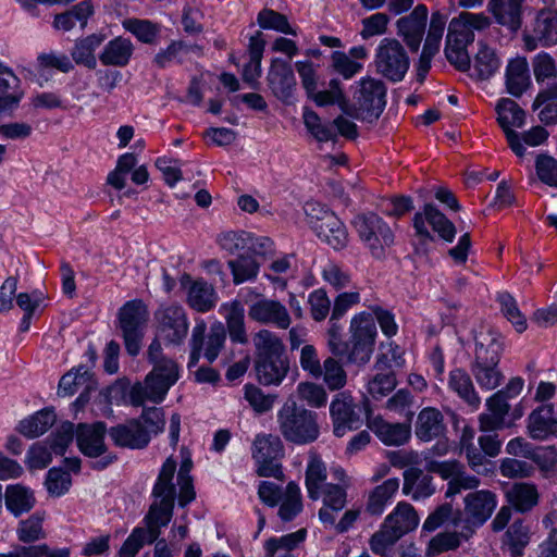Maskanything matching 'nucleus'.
<instances>
[{"label": "nucleus", "instance_id": "nucleus-33", "mask_svg": "<svg viewBox=\"0 0 557 557\" xmlns=\"http://www.w3.org/2000/svg\"><path fill=\"white\" fill-rule=\"evenodd\" d=\"M506 499L515 510L525 513L537 506L540 492L534 483L516 482L506 491Z\"/></svg>", "mask_w": 557, "mask_h": 557}, {"label": "nucleus", "instance_id": "nucleus-28", "mask_svg": "<svg viewBox=\"0 0 557 557\" xmlns=\"http://www.w3.org/2000/svg\"><path fill=\"white\" fill-rule=\"evenodd\" d=\"M314 233L335 250H341L348 244L346 226L334 213H325L322 222L314 225Z\"/></svg>", "mask_w": 557, "mask_h": 557}, {"label": "nucleus", "instance_id": "nucleus-43", "mask_svg": "<svg viewBox=\"0 0 557 557\" xmlns=\"http://www.w3.org/2000/svg\"><path fill=\"white\" fill-rule=\"evenodd\" d=\"M103 40L104 36L100 34H92L77 40L71 50L72 59L76 64L94 70L97 66L95 51L101 46Z\"/></svg>", "mask_w": 557, "mask_h": 557}, {"label": "nucleus", "instance_id": "nucleus-13", "mask_svg": "<svg viewBox=\"0 0 557 557\" xmlns=\"http://www.w3.org/2000/svg\"><path fill=\"white\" fill-rule=\"evenodd\" d=\"M362 411L352 396L347 392L335 395L330 405V414L333 422V432L335 436L342 437L347 432L357 430L362 425Z\"/></svg>", "mask_w": 557, "mask_h": 557}, {"label": "nucleus", "instance_id": "nucleus-31", "mask_svg": "<svg viewBox=\"0 0 557 557\" xmlns=\"http://www.w3.org/2000/svg\"><path fill=\"white\" fill-rule=\"evenodd\" d=\"M419 522L420 518L416 509L406 502H399L383 521L386 528L399 534L400 537L414 531Z\"/></svg>", "mask_w": 557, "mask_h": 557}, {"label": "nucleus", "instance_id": "nucleus-37", "mask_svg": "<svg viewBox=\"0 0 557 557\" xmlns=\"http://www.w3.org/2000/svg\"><path fill=\"white\" fill-rule=\"evenodd\" d=\"M447 386L450 392L455 393L473 409H478L480 407L481 398L466 370L461 368L450 370L448 373Z\"/></svg>", "mask_w": 557, "mask_h": 557}, {"label": "nucleus", "instance_id": "nucleus-59", "mask_svg": "<svg viewBox=\"0 0 557 557\" xmlns=\"http://www.w3.org/2000/svg\"><path fill=\"white\" fill-rule=\"evenodd\" d=\"M530 542L529 528L522 521H515L506 532V543L512 556H521Z\"/></svg>", "mask_w": 557, "mask_h": 557}, {"label": "nucleus", "instance_id": "nucleus-24", "mask_svg": "<svg viewBox=\"0 0 557 557\" xmlns=\"http://www.w3.org/2000/svg\"><path fill=\"white\" fill-rule=\"evenodd\" d=\"M109 436L114 445L123 448L141 449L149 444V434L137 419L112 426Z\"/></svg>", "mask_w": 557, "mask_h": 557}, {"label": "nucleus", "instance_id": "nucleus-21", "mask_svg": "<svg viewBox=\"0 0 557 557\" xmlns=\"http://www.w3.org/2000/svg\"><path fill=\"white\" fill-rule=\"evenodd\" d=\"M268 82L273 94L282 101L288 102L293 98L296 78L287 61L280 58L272 60Z\"/></svg>", "mask_w": 557, "mask_h": 557}, {"label": "nucleus", "instance_id": "nucleus-9", "mask_svg": "<svg viewBox=\"0 0 557 557\" xmlns=\"http://www.w3.org/2000/svg\"><path fill=\"white\" fill-rule=\"evenodd\" d=\"M375 66L386 79L401 82L409 70L410 59L405 47L395 38H384L375 49Z\"/></svg>", "mask_w": 557, "mask_h": 557}, {"label": "nucleus", "instance_id": "nucleus-52", "mask_svg": "<svg viewBox=\"0 0 557 557\" xmlns=\"http://www.w3.org/2000/svg\"><path fill=\"white\" fill-rule=\"evenodd\" d=\"M323 281L335 290L347 288L351 283V273L338 262L329 260L321 268Z\"/></svg>", "mask_w": 557, "mask_h": 557}, {"label": "nucleus", "instance_id": "nucleus-6", "mask_svg": "<svg viewBox=\"0 0 557 557\" xmlns=\"http://www.w3.org/2000/svg\"><path fill=\"white\" fill-rule=\"evenodd\" d=\"M360 240L375 258H382L385 249L394 244V232L389 225L375 213L359 214L352 222Z\"/></svg>", "mask_w": 557, "mask_h": 557}, {"label": "nucleus", "instance_id": "nucleus-14", "mask_svg": "<svg viewBox=\"0 0 557 557\" xmlns=\"http://www.w3.org/2000/svg\"><path fill=\"white\" fill-rule=\"evenodd\" d=\"M497 122L503 128L510 149L519 158L525 153L524 145L521 143L520 134L513 128H520L524 125L525 112L519 104L509 99L502 98L496 104Z\"/></svg>", "mask_w": 557, "mask_h": 557}, {"label": "nucleus", "instance_id": "nucleus-60", "mask_svg": "<svg viewBox=\"0 0 557 557\" xmlns=\"http://www.w3.org/2000/svg\"><path fill=\"white\" fill-rule=\"evenodd\" d=\"M306 530L300 529L296 532L283 535L278 539L271 537L264 543L265 554H274L276 552H290L296 548L306 539Z\"/></svg>", "mask_w": 557, "mask_h": 557}, {"label": "nucleus", "instance_id": "nucleus-1", "mask_svg": "<svg viewBox=\"0 0 557 557\" xmlns=\"http://www.w3.org/2000/svg\"><path fill=\"white\" fill-rule=\"evenodd\" d=\"M160 341L162 339L157 336L147 350L148 360L153 364L152 370L144 382L135 383L129 389V401L135 407L144 406L146 401L162 403L181 376L180 366L162 355Z\"/></svg>", "mask_w": 557, "mask_h": 557}, {"label": "nucleus", "instance_id": "nucleus-15", "mask_svg": "<svg viewBox=\"0 0 557 557\" xmlns=\"http://www.w3.org/2000/svg\"><path fill=\"white\" fill-rule=\"evenodd\" d=\"M523 41L529 51L535 50L539 46L557 45V10L545 8L537 11L532 33L524 34Z\"/></svg>", "mask_w": 557, "mask_h": 557}, {"label": "nucleus", "instance_id": "nucleus-22", "mask_svg": "<svg viewBox=\"0 0 557 557\" xmlns=\"http://www.w3.org/2000/svg\"><path fill=\"white\" fill-rule=\"evenodd\" d=\"M94 384L92 374L84 367H79L75 370L69 371L61 377L58 387V395L67 397L74 395L81 388H84V392L81 393L73 404L79 409L89 400L88 392L94 388Z\"/></svg>", "mask_w": 557, "mask_h": 557}, {"label": "nucleus", "instance_id": "nucleus-63", "mask_svg": "<svg viewBox=\"0 0 557 557\" xmlns=\"http://www.w3.org/2000/svg\"><path fill=\"white\" fill-rule=\"evenodd\" d=\"M332 67L345 79L352 78L363 69V63L352 60L346 52L334 51L331 55Z\"/></svg>", "mask_w": 557, "mask_h": 557}, {"label": "nucleus", "instance_id": "nucleus-2", "mask_svg": "<svg viewBox=\"0 0 557 557\" xmlns=\"http://www.w3.org/2000/svg\"><path fill=\"white\" fill-rule=\"evenodd\" d=\"M474 343L471 373L482 389L493 391L500 385L504 379L503 372L498 368L504 349L502 336L491 329L481 327L474 334Z\"/></svg>", "mask_w": 557, "mask_h": 557}, {"label": "nucleus", "instance_id": "nucleus-55", "mask_svg": "<svg viewBox=\"0 0 557 557\" xmlns=\"http://www.w3.org/2000/svg\"><path fill=\"white\" fill-rule=\"evenodd\" d=\"M257 22L263 29H272L293 36L297 35L296 28L289 24L287 17L271 9L261 10L257 16Z\"/></svg>", "mask_w": 557, "mask_h": 557}, {"label": "nucleus", "instance_id": "nucleus-45", "mask_svg": "<svg viewBox=\"0 0 557 557\" xmlns=\"http://www.w3.org/2000/svg\"><path fill=\"white\" fill-rule=\"evenodd\" d=\"M257 358L284 356L285 347L282 339L272 331L263 329L253 335Z\"/></svg>", "mask_w": 557, "mask_h": 557}, {"label": "nucleus", "instance_id": "nucleus-38", "mask_svg": "<svg viewBox=\"0 0 557 557\" xmlns=\"http://www.w3.org/2000/svg\"><path fill=\"white\" fill-rule=\"evenodd\" d=\"M435 492L432 476L424 474L421 469L409 468L404 472L403 493L413 500L430 497Z\"/></svg>", "mask_w": 557, "mask_h": 557}, {"label": "nucleus", "instance_id": "nucleus-18", "mask_svg": "<svg viewBox=\"0 0 557 557\" xmlns=\"http://www.w3.org/2000/svg\"><path fill=\"white\" fill-rule=\"evenodd\" d=\"M428 14V8L424 4H418L408 15L396 22L397 35L403 38L412 52H417L420 48L425 33Z\"/></svg>", "mask_w": 557, "mask_h": 557}, {"label": "nucleus", "instance_id": "nucleus-29", "mask_svg": "<svg viewBox=\"0 0 557 557\" xmlns=\"http://www.w3.org/2000/svg\"><path fill=\"white\" fill-rule=\"evenodd\" d=\"M347 488L339 484H324L321 488L323 507L319 510V519L323 524H334L335 515L339 512L347 503Z\"/></svg>", "mask_w": 557, "mask_h": 557}, {"label": "nucleus", "instance_id": "nucleus-53", "mask_svg": "<svg viewBox=\"0 0 557 557\" xmlns=\"http://www.w3.org/2000/svg\"><path fill=\"white\" fill-rule=\"evenodd\" d=\"M123 27L140 42L148 45L154 44L160 33V27L149 20L127 18L123 21Z\"/></svg>", "mask_w": 557, "mask_h": 557}, {"label": "nucleus", "instance_id": "nucleus-36", "mask_svg": "<svg viewBox=\"0 0 557 557\" xmlns=\"http://www.w3.org/2000/svg\"><path fill=\"white\" fill-rule=\"evenodd\" d=\"M256 373L263 385H280L288 372V361L285 356L257 358Z\"/></svg>", "mask_w": 557, "mask_h": 557}, {"label": "nucleus", "instance_id": "nucleus-44", "mask_svg": "<svg viewBox=\"0 0 557 557\" xmlns=\"http://www.w3.org/2000/svg\"><path fill=\"white\" fill-rule=\"evenodd\" d=\"M399 488V480L396 478L384 481L375 486L369 494L367 511L371 515H381L386 505L392 500Z\"/></svg>", "mask_w": 557, "mask_h": 557}, {"label": "nucleus", "instance_id": "nucleus-47", "mask_svg": "<svg viewBox=\"0 0 557 557\" xmlns=\"http://www.w3.org/2000/svg\"><path fill=\"white\" fill-rule=\"evenodd\" d=\"M500 67V59L495 49L485 44H480V48L474 57L473 69L480 79H488Z\"/></svg>", "mask_w": 557, "mask_h": 557}, {"label": "nucleus", "instance_id": "nucleus-23", "mask_svg": "<svg viewBox=\"0 0 557 557\" xmlns=\"http://www.w3.org/2000/svg\"><path fill=\"white\" fill-rule=\"evenodd\" d=\"M104 434L106 424L103 422L79 423L76 426L75 436L81 453L90 458L103 455L107 450Z\"/></svg>", "mask_w": 557, "mask_h": 557}, {"label": "nucleus", "instance_id": "nucleus-51", "mask_svg": "<svg viewBox=\"0 0 557 557\" xmlns=\"http://www.w3.org/2000/svg\"><path fill=\"white\" fill-rule=\"evenodd\" d=\"M218 240L222 249L240 256L249 252V247L253 244V235L244 231H230L221 234Z\"/></svg>", "mask_w": 557, "mask_h": 557}, {"label": "nucleus", "instance_id": "nucleus-50", "mask_svg": "<svg viewBox=\"0 0 557 557\" xmlns=\"http://www.w3.org/2000/svg\"><path fill=\"white\" fill-rule=\"evenodd\" d=\"M227 264L236 285L255 280L260 269L256 259L249 255H240L238 258L230 260Z\"/></svg>", "mask_w": 557, "mask_h": 557}, {"label": "nucleus", "instance_id": "nucleus-62", "mask_svg": "<svg viewBox=\"0 0 557 557\" xmlns=\"http://www.w3.org/2000/svg\"><path fill=\"white\" fill-rule=\"evenodd\" d=\"M499 472L504 478L524 479L534 474L535 468L528 461L516 458H504L500 460Z\"/></svg>", "mask_w": 557, "mask_h": 557}, {"label": "nucleus", "instance_id": "nucleus-54", "mask_svg": "<svg viewBox=\"0 0 557 557\" xmlns=\"http://www.w3.org/2000/svg\"><path fill=\"white\" fill-rule=\"evenodd\" d=\"M18 79L12 71L0 65V110H4L20 101L17 92Z\"/></svg>", "mask_w": 557, "mask_h": 557}, {"label": "nucleus", "instance_id": "nucleus-20", "mask_svg": "<svg viewBox=\"0 0 557 557\" xmlns=\"http://www.w3.org/2000/svg\"><path fill=\"white\" fill-rule=\"evenodd\" d=\"M181 285L186 290L187 305L195 311L207 312L215 307L218 296L211 284L201 278L193 281L189 275H184Z\"/></svg>", "mask_w": 557, "mask_h": 557}, {"label": "nucleus", "instance_id": "nucleus-39", "mask_svg": "<svg viewBox=\"0 0 557 557\" xmlns=\"http://www.w3.org/2000/svg\"><path fill=\"white\" fill-rule=\"evenodd\" d=\"M326 479L327 470L324 461L315 451L311 450L305 475V484L310 499H320L321 488L324 487V484H327Z\"/></svg>", "mask_w": 557, "mask_h": 557}, {"label": "nucleus", "instance_id": "nucleus-42", "mask_svg": "<svg viewBox=\"0 0 557 557\" xmlns=\"http://www.w3.org/2000/svg\"><path fill=\"white\" fill-rule=\"evenodd\" d=\"M52 409H42L20 421L17 431L27 438H35L46 433L55 422Z\"/></svg>", "mask_w": 557, "mask_h": 557}, {"label": "nucleus", "instance_id": "nucleus-61", "mask_svg": "<svg viewBox=\"0 0 557 557\" xmlns=\"http://www.w3.org/2000/svg\"><path fill=\"white\" fill-rule=\"evenodd\" d=\"M397 381L394 372L388 370L386 372L376 373L367 384L368 393L375 399L387 396L395 387Z\"/></svg>", "mask_w": 557, "mask_h": 557}, {"label": "nucleus", "instance_id": "nucleus-19", "mask_svg": "<svg viewBox=\"0 0 557 557\" xmlns=\"http://www.w3.org/2000/svg\"><path fill=\"white\" fill-rule=\"evenodd\" d=\"M428 222L434 232L444 240L453 242L456 235L455 225L433 205H425L422 212H417L413 216V227L416 233L424 238H431V234L425 225Z\"/></svg>", "mask_w": 557, "mask_h": 557}, {"label": "nucleus", "instance_id": "nucleus-16", "mask_svg": "<svg viewBox=\"0 0 557 557\" xmlns=\"http://www.w3.org/2000/svg\"><path fill=\"white\" fill-rule=\"evenodd\" d=\"M364 410L367 416V426L376 435V437L386 446H401L411 438V424L409 422L392 423L384 420L381 416L372 417L370 414L369 400L364 399Z\"/></svg>", "mask_w": 557, "mask_h": 557}, {"label": "nucleus", "instance_id": "nucleus-30", "mask_svg": "<svg viewBox=\"0 0 557 557\" xmlns=\"http://www.w3.org/2000/svg\"><path fill=\"white\" fill-rule=\"evenodd\" d=\"M528 432L533 440L544 441L557 434V419L550 405H542L528 418Z\"/></svg>", "mask_w": 557, "mask_h": 557}, {"label": "nucleus", "instance_id": "nucleus-26", "mask_svg": "<svg viewBox=\"0 0 557 557\" xmlns=\"http://www.w3.org/2000/svg\"><path fill=\"white\" fill-rule=\"evenodd\" d=\"M510 405L502 396V393H494L486 399V412L479 416V428L482 432H492L505 428V419L509 413Z\"/></svg>", "mask_w": 557, "mask_h": 557}, {"label": "nucleus", "instance_id": "nucleus-48", "mask_svg": "<svg viewBox=\"0 0 557 557\" xmlns=\"http://www.w3.org/2000/svg\"><path fill=\"white\" fill-rule=\"evenodd\" d=\"M45 513L35 512L28 518L21 520L16 528V536L22 543H33L46 539L42 523Z\"/></svg>", "mask_w": 557, "mask_h": 557}, {"label": "nucleus", "instance_id": "nucleus-25", "mask_svg": "<svg viewBox=\"0 0 557 557\" xmlns=\"http://www.w3.org/2000/svg\"><path fill=\"white\" fill-rule=\"evenodd\" d=\"M525 0H488L487 11L496 23L517 32L522 26Z\"/></svg>", "mask_w": 557, "mask_h": 557}, {"label": "nucleus", "instance_id": "nucleus-3", "mask_svg": "<svg viewBox=\"0 0 557 557\" xmlns=\"http://www.w3.org/2000/svg\"><path fill=\"white\" fill-rule=\"evenodd\" d=\"M175 471L176 461L170 457L161 467L151 492L153 500L143 520L145 531H147L152 539H156L157 542L159 541L162 528H165L173 517L176 495V488L173 483Z\"/></svg>", "mask_w": 557, "mask_h": 557}, {"label": "nucleus", "instance_id": "nucleus-12", "mask_svg": "<svg viewBox=\"0 0 557 557\" xmlns=\"http://www.w3.org/2000/svg\"><path fill=\"white\" fill-rule=\"evenodd\" d=\"M157 336L166 345L178 346L184 343L189 322L182 306L169 305L161 307L154 313Z\"/></svg>", "mask_w": 557, "mask_h": 557}, {"label": "nucleus", "instance_id": "nucleus-17", "mask_svg": "<svg viewBox=\"0 0 557 557\" xmlns=\"http://www.w3.org/2000/svg\"><path fill=\"white\" fill-rule=\"evenodd\" d=\"M248 317L260 324L273 325L287 330L292 324V317L287 308L278 300L261 298L249 306Z\"/></svg>", "mask_w": 557, "mask_h": 557}, {"label": "nucleus", "instance_id": "nucleus-49", "mask_svg": "<svg viewBox=\"0 0 557 557\" xmlns=\"http://www.w3.org/2000/svg\"><path fill=\"white\" fill-rule=\"evenodd\" d=\"M401 537L391 529L386 528L384 523L380 529L372 534L369 540L371 550L381 557H393L394 546Z\"/></svg>", "mask_w": 557, "mask_h": 557}, {"label": "nucleus", "instance_id": "nucleus-41", "mask_svg": "<svg viewBox=\"0 0 557 557\" xmlns=\"http://www.w3.org/2000/svg\"><path fill=\"white\" fill-rule=\"evenodd\" d=\"M4 497L7 509L15 517L32 510L36 503L33 491L21 484L8 485Z\"/></svg>", "mask_w": 557, "mask_h": 557}, {"label": "nucleus", "instance_id": "nucleus-58", "mask_svg": "<svg viewBox=\"0 0 557 557\" xmlns=\"http://www.w3.org/2000/svg\"><path fill=\"white\" fill-rule=\"evenodd\" d=\"M500 309L506 319L515 326L518 333L527 330V320L521 313L516 299L508 293H502L497 297Z\"/></svg>", "mask_w": 557, "mask_h": 557}, {"label": "nucleus", "instance_id": "nucleus-34", "mask_svg": "<svg viewBox=\"0 0 557 557\" xmlns=\"http://www.w3.org/2000/svg\"><path fill=\"white\" fill-rule=\"evenodd\" d=\"M220 312L226 322L227 332L233 343L247 344L248 335L245 326V310L243 305L235 300L221 305Z\"/></svg>", "mask_w": 557, "mask_h": 557}, {"label": "nucleus", "instance_id": "nucleus-10", "mask_svg": "<svg viewBox=\"0 0 557 557\" xmlns=\"http://www.w3.org/2000/svg\"><path fill=\"white\" fill-rule=\"evenodd\" d=\"M251 455L259 476L284 479L282 465L278 462L284 455V446L278 436L258 434L252 443Z\"/></svg>", "mask_w": 557, "mask_h": 557}, {"label": "nucleus", "instance_id": "nucleus-35", "mask_svg": "<svg viewBox=\"0 0 557 557\" xmlns=\"http://www.w3.org/2000/svg\"><path fill=\"white\" fill-rule=\"evenodd\" d=\"M134 53L131 39L119 36L108 41L99 53L101 64L107 66H126Z\"/></svg>", "mask_w": 557, "mask_h": 557}, {"label": "nucleus", "instance_id": "nucleus-46", "mask_svg": "<svg viewBox=\"0 0 557 557\" xmlns=\"http://www.w3.org/2000/svg\"><path fill=\"white\" fill-rule=\"evenodd\" d=\"M278 504V517L285 522L294 520L302 510V498L299 485L295 482H289Z\"/></svg>", "mask_w": 557, "mask_h": 557}, {"label": "nucleus", "instance_id": "nucleus-7", "mask_svg": "<svg viewBox=\"0 0 557 557\" xmlns=\"http://www.w3.org/2000/svg\"><path fill=\"white\" fill-rule=\"evenodd\" d=\"M357 89L354 92L356 119L373 122L379 119L386 104L385 84L373 77H362L357 83Z\"/></svg>", "mask_w": 557, "mask_h": 557}, {"label": "nucleus", "instance_id": "nucleus-11", "mask_svg": "<svg viewBox=\"0 0 557 557\" xmlns=\"http://www.w3.org/2000/svg\"><path fill=\"white\" fill-rule=\"evenodd\" d=\"M148 320L147 307L141 300H131L119 312L120 327L124 345L131 356H137L141 349L144 329Z\"/></svg>", "mask_w": 557, "mask_h": 557}, {"label": "nucleus", "instance_id": "nucleus-57", "mask_svg": "<svg viewBox=\"0 0 557 557\" xmlns=\"http://www.w3.org/2000/svg\"><path fill=\"white\" fill-rule=\"evenodd\" d=\"M157 543L156 539L145 531L143 527H136L124 541L117 555L119 557H135L146 544Z\"/></svg>", "mask_w": 557, "mask_h": 557}, {"label": "nucleus", "instance_id": "nucleus-4", "mask_svg": "<svg viewBox=\"0 0 557 557\" xmlns=\"http://www.w3.org/2000/svg\"><path fill=\"white\" fill-rule=\"evenodd\" d=\"M278 430L283 437L297 445L314 442L320 434L317 413L287 401L277 411Z\"/></svg>", "mask_w": 557, "mask_h": 557}, {"label": "nucleus", "instance_id": "nucleus-64", "mask_svg": "<svg viewBox=\"0 0 557 557\" xmlns=\"http://www.w3.org/2000/svg\"><path fill=\"white\" fill-rule=\"evenodd\" d=\"M536 175L550 187H557V160L547 154H539L535 161Z\"/></svg>", "mask_w": 557, "mask_h": 557}, {"label": "nucleus", "instance_id": "nucleus-8", "mask_svg": "<svg viewBox=\"0 0 557 557\" xmlns=\"http://www.w3.org/2000/svg\"><path fill=\"white\" fill-rule=\"evenodd\" d=\"M206 331L207 324L203 320L197 322L193 327L190 338V355L187 364L189 369L197 366L202 349L205 358L211 363L218 358L220 351L224 347L226 330L221 322H215L210 326L207 337L205 336Z\"/></svg>", "mask_w": 557, "mask_h": 557}, {"label": "nucleus", "instance_id": "nucleus-40", "mask_svg": "<svg viewBox=\"0 0 557 557\" xmlns=\"http://www.w3.org/2000/svg\"><path fill=\"white\" fill-rule=\"evenodd\" d=\"M530 83L529 64L525 58L511 59L506 67V87L510 95L520 97Z\"/></svg>", "mask_w": 557, "mask_h": 557}, {"label": "nucleus", "instance_id": "nucleus-32", "mask_svg": "<svg viewBox=\"0 0 557 557\" xmlns=\"http://www.w3.org/2000/svg\"><path fill=\"white\" fill-rule=\"evenodd\" d=\"M446 430L442 412L434 407L423 408L417 417L416 436L423 442H430L444 434Z\"/></svg>", "mask_w": 557, "mask_h": 557}, {"label": "nucleus", "instance_id": "nucleus-56", "mask_svg": "<svg viewBox=\"0 0 557 557\" xmlns=\"http://www.w3.org/2000/svg\"><path fill=\"white\" fill-rule=\"evenodd\" d=\"M321 377L330 391H339L347 383V373L343 364L333 357H327L323 361Z\"/></svg>", "mask_w": 557, "mask_h": 557}, {"label": "nucleus", "instance_id": "nucleus-5", "mask_svg": "<svg viewBox=\"0 0 557 557\" xmlns=\"http://www.w3.org/2000/svg\"><path fill=\"white\" fill-rule=\"evenodd\" d=\"M377 331L370 312L355 314L349 324L348 362L366 364L374 350Z\"/></svg>", "mask_w": 557, "mask_h": 557}, {"label": "nucleus", "instance_id": "nucleus-27", "mask_svg": "<svg viewBox=\"0 0 557 557\" xmlns=\"http://www.w3.org/2000/svg\"><path fill=\"white\" fill-rule=\"evenodd\" d=\"M497 505L496 495L491 491H476L465 497V512L475 524H483Z\"/></svg>", "mask_w": 557, "mask_h": 557}]
</instances>
